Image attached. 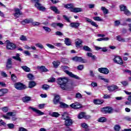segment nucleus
I'll list each match as a JSON object with an SVG mask.
<instances>
[{"instance_id":"obj_1","label":"nucleus","mask_w":131,"mask_h":131,"mask_svg":"<svg viewBox=\"0 0 131 131\" xmlns=\"http://www.w3.org/2000/svg\"><path fill=\"white\" fill-rule=\"evenodd\" d=\"M68 78L67 77H59L57 80V83H58L61 90L63 91H67L69 90L70 87L68 85Z\"/></svg>"},{"instance_id":"obj_2","label":"nucleus","mask_w":131,"mask_h":131,"mask_svg":"<svg viewBox=\"0 0 131 131\" xmlns=\"http://www.w3.org/2000/svg\"><path fill=\"white\" fill-rule=\"evenodd\" d=\"M61 69L67 74V75L70 76V77L75 78V79H80V78H79V77H78L77 75H74L73 73H72V72L68 71V70H69V67L66 66H61Z\"/></svg>"},{"instance_id":"obj_3","label":"nucleus","mask_w":131,"mask_h":131,"mask_svg":"<svg viewBox=\"0 0 131 131\" xmlns=\"http://www.w3.org/2000/svg\"><path fill=\"white\" fill-rule=\"evenodd\" d=\"M32 2H34V3H35V7H36L38 10L39 11H42L43 12L46 11V7L39 4V0H32Z\"/></svg>"},{"instance_id":"obj_4","label":"nucleus","mask_w":131,"mask_h":131,"mask_svg":"<svg viewBox=\"0 0 131 131\" xmlns=\"http://www.w3.org/2000/svg\"><path fill=\"white\" fill-rule=\"evenodd\" d=\"M120 11L121 12H123L125 15H126V16H130V11H129V10L126 8V6H125L124 5H121L120 6Z\"/></svg>"},{"instance_id":"obj_5","label":"nucleus","mask_w":131,"mask_h":131,"mask_svg":"<svg viewBox=\"0 0 131 131\" xmlns=\"http://www.w3.org/2000/svg\"><path fill=\"white\" fill-rule=\"evenodd\" d=\"M5 42L7 45L6 49L7 50H15L16 49V45L13 42H11L9 40H6Z\"/></svg>"},{"instance_id":"obj_6","label":"nucleus","mask_w":131,"mask_h":131,"mask_svg":"<svg viewBox=\"0 0 131 131\" xmlns=\"http://www.w3.org/2000/svg\"><path fill=\"white\" fill-rule=\"evenodd\" d=\"M14 88L16 90L22 91V90H25L26 89V85L23 84L22 83L17 82L14 84Z\"/></svg>"},{"instance_id":"obj_7","label":"nucleus","mask_w":131,"mask_h":131,"mask_svg":"<svg viewBox=\"0 0 131 131\" xmlns=\"http://www.w3.org/2000/svg\"><path fill=\"white\" fill-rule=\"evenodd\" d=\"M73 61L76 62H80V63H87L88 60L86 59L82 58L81 57L75 56L72 58Z\"/></svg>"},{"instance_id":"obj_8","label":"nucleus","mask_w":131,"mask_h":131,"mask_svg":"<svg viewBox=\"0 0 131 131\" xmlns=\"http://www.w3.org/2000/svg\"><path fill=\"white\" fill-rule=\"evenodd\" d=\"M21 15H23V12L19 8H14V16L15 18H19Z\"/></svg>"},{"instance_id":"obj_9","label":"nucleus","mask_w":131,"mask_h":131,"mask_svg":"<svg viewBox=\"0 0 131 131\" xmlns=\"http://www.w3.org/2000/svg\"><path fill=\"white\" fill-rule=\"evenodd\" d=\"M101 111L104 114H107V113H108V114L112 113V111H113V109H112L111 107H105L102 108Z\"/></svg>"},{"instance_id":"obj_10","label":"nucleus","mask_w":131,"mask_h":131,"mask_svg":"<svg viewBox=\"0 0 131 131\" xmlns=\"http://www.w3.org/2000/svg\"><path fill=\"white\" fill-rule=\"evenodd\" d=\"M29 109H31L33 111V112H35V113L38 114V115L39 116H40L41 115H43V114H45V113H43V112L40 111V110H37L36 108L33 107L32 106H30L29 107Z\"/></svg>"},{"instance_id":"obj_11","label":"nucleus","mask_w":131,"mask_h":131,"mask_svg":"<svg viewBox=\"0 0 131 131\" xmlns=\"http://www.w3.org/2000/svg\"><path fill=\"white\" fill-rule=\"evenodd\" d=\"M107 90L109 92H116L118 90V86L116 85H112L107 86Z\"/></svg>"},{"instance_id":"obj_12","label":"nucleus","mask_w":131,"mask_h":131,"mask_svg":"<svg viewBox=\"0 0 131 131\" xmlns=\"http://www.w3.org/2000/svg\"><path fill=\"white\" fill-rule=\"evenodd\" d=\"M85 20L86 22L88 23H90L91 25L92 26H94V27H98L99 26L97 24V23L94 21H92L91 19L89 18L88 17H85Z\"/></svg>"},{"instance_id":"obj_13","label":"nucleus","mask_w":131,"mask_h":131,"mask_svg":"<svg viewBox=\"0 0 131 131\" xmlns=\"http://www.w3.org/2000/svg\"><path fill=\"white\" fill-rule=\"evenodd\" d=\"M51 27H53L54 28H57V27H59V28H63L64 25L62 23H53L51 25Z\"/></svg>"},{"instance_id":"obj_14","label":"nucleus","mask_w":131,"mask_h":131,"mask_svg":"<svg viewBox=\"0 0 131 131\" xmlns=\"http://www.w3.org/2000/svg\"><path fill=\"white\" fill-rule=\"evenodd\" d=\"M114 61L115 63H116L117 64H120V65H121L123 64V61H122V59L120 57L116 56L114 59Z\"/></svg>"},{"instance_id":"obj_15","label":"nucleus","mask_w":131,"mask_h":131,"mask_svg":"<svg viewBox=\"0 0 131 131\" xmlns=\"http://www.w3.org/2000/svg\"><path fill=\"white\" fill-rule=\"evenodd\" d=\"M98 71L103 74H108V73H109V70L107 68H99Z\"/></svg>"},{"instance_id":"obj_16","label":"nucleus","mask_w":131,"mask_h":131,"mask_svg":"<svg viewBox=\"0 0 131 131\" xmlns=\"http://www.w3.org/2000/svg\"><path fill=\"white\" fill-rule=\"evenodd\" d=\"M70 27L77 29L80 26V23L73 22L70 24Z\"/></svg>"},{"instance_id":"obj_17","label":"nucleus","mask_w":131,"mask_h":131,"mask_svg":"<svg viewBox=\"0 0 131 131\" xmlns=\"http://www.w3.org/2000/svg\"><path fill=\"white\" fill-rule=\"evenodd\" d=\"M70 106L71 108H73L74 109H79V108H81V105H80V104L78 102H75Z\"/></svg>"},{"instance_id":"obj_18","label":"nucleus","mask_w":131,"mask_h":131,"mask_svg":"<svg viewBox=\"0 0 131 131\" xmlns=\"http://www.w3.org/2000/svg\"><path fill=\"white\" fill-rule=\"evenodd\" d=\"M33 22V19L32 18H27L21 21L23 25H25V24H29V23H32Z\"/></svg>"},{"instance_id":"obj_19","label":"nucleus","mask_w":131,"mask_h":131,"mask_svg":"<svg viewBox=\"0 0 131 131\" xmlns=\"http://www.w3.org/2000/svg\"><path fill=\"white\" fill-rule=\"evenodd\" d=\"M13 116H15V114L13 112H8L7 113L6 116H3V117L5 118V119H10V117H13Z\"/></svg>"},{"instance_id":"obj_20","label":"nucleus","mask_w":131,"mask_h":131,"mask_svg":"<svg viewBox=\"0 0 131 131\" xmlns=\"http://www.w3.org/2000/svg\"><path fill=\"white\" fill-rule=\"evenodd\" d=\"M12 59L15 60L16 61H18V62H22V59L20 57V54L17 53L15 56H12Z\"/></svg>"},{"instance_id":"obj_21","label":"nucleus","mask_w":131,"mask_h":131,"mask_svg":"<svg viewBox=\"0 0 131 131\" xmlns=\"http://www.w3.org/2000/svg\"><path fill=\"white\" fill-rule=\"evenodd\" d=\"M59 102H60V96L58 95H55L53 99V103L54 105H57Z\"/></svg>"},{"instance_id":"obj_22","label":"nucleus","mask_w":131,"mask_h":131,"mask_svg":"<svg viewBox=\"0 0 131 131\" xmlns=\"http://www.w3.org/2000/svg\"><path fill=\"white\" fill-rule=\"evenodd\" d=\"M37 69L38 70H40L41 72H48L49 71V70L48 69L46 68L45 66H37Z\"/></svg>"},{"instance_id":"obj_23","label":"nucleus","mask_w":131,"mask_h":131,"mask_svg":"<svg viewBox=\"0 0 131 131\" xmlns=\"http://www.w3.org/2000/svg\"><path fill=\"white\" fill-rule=\"evenodd\" d=\"M73 123V122L72 121V120H71L69 118V119H67L65 121V125L66 126H70V125H72Z\"/></svg>"},{"instance_id":"obj_24","label":"nucleus","mask_w":131,"mask_h":131,"mask_svg":"<svg viewBox=\"0 0 131 131\" xmlns=\"http://www.w3.org/2000/svg\"><path fill=\"white\" fill-rule=\"evenodd\" d=\"M6 94H8V90L7 89H0V97H3V96H5Z\"/></svg>"},{"instance_id":"obj_25","label":"nucleus","mask_w":131,"mask_h":131,"mask_svg":"<svg viewBox=\"0 0 131 131\" xmlns=\"http://www.w3.org/2000/svg\"><path fill=\"white\" fill-rule=\"evenodd\" d=\"M71 12L74 13H79L82 12V9L81 8H73L71 9Z\"/></svg>"},{"instance_id":"obj_26","label":"nucleus","mask_w":131,"mask_h":131,"mask_svg":"<svg viewBox=\"0 0 131 131\" xmlns=\"http://www.w3.org/2000/svg\"><path fill=\"white\" fill-rule=\"evenodd\" d=\"M107 118L104 117H101L97 119V121L98 122H101L102 123H104V122H107Z\"/></svg>"},{"instance_id":"obj_27","label":"nucleus","mask_w":131,"mask_h":131,"mask_svg":"<svg viewBox=\"0 0 131 131\" xmlns=\"http://www.w3.org/2000/svg\"><path fill=\"white\" fill-rule=\"evenodd\" d=\"M76 47V48H79L80 45L82 43V40L80 39H77L75 41Z\"/></svg>"},{"instance_id":"obj_28","label":"nucleus","mask_w":131,"mask_h":131,"mask_svg":"<svg viewBox=\"0 0 131 131\" xmlns=\"http://www.w3.org/2000/svg\"><path fill=\"white\" fill-rule=\"evenodd\" d=\"M61 118L63 119V120H66L69 118V115L67 113H63L61 114Z\"/></svg>"},{"instance_id":"obj_29","label":"nucleus","mask_w":131,"mask_h":131,"mask_svg":"<svg viewBox=\"0 0 131 131\" xmlns=\"http://www.w3.org/2000/svg\"><path fill=\"white\" fill-rule=\"evenodd\" d=\"M86 56L88 57H89L90 58H92V59L93 60V61H95V60L97 59V57H96V56L93 55V53L91 52H88L86 53Z\"/></svg>"},{"instance_id":"obj_30","label":"nucleus","mask_w":131,"mask_h":131,"mask_svg":"<svg viewBox=\"0 0 131 131\" xmlns=\"http://www.w3.org/2000/svg\"><path fill=\"white\" fill-rule=\"evenodd\" d=\"M12 58H9L7 60L6 67L7 68H12Z\"/></svg>"},{"instance_id":"obj_31","label":"nucleus","mask_w":131,"mask_h":131,"mask_svg":"<svg viewBox=\"0 0 131 131\" xmlns=\"http://www.w3.org/2000/svg\"><path fill=\"white\" fill-rule=\"evenodd\" d=\"M103 102L104 101L99 99H95L93 101V103H94L95 105H101V104H103Z\"/></svg>"},{"instance_id":"obj_32","label":"nucleus","mask_w":131,"mask_h":131,"mask_svg":"<svg viewBox=\"0 0 131 131\" xmlns=\"http://www.w3.org/2000/svg\"><path fill=\"white\" fill-rule=\"evenodd\" d=\"M36 85V83L34 81H31L29 82V88L30 89H32V88H34Z\"/></svg>"},{"instance_id":"obj_33","label":"nucleus","mask_w":131,"mask_h":131,"mask_svg":"<svg viewBox=\"0 0 131 131\" xmlns=\"http://www.w3.org/2000/svg\"><path fill=\"white\" fill-rule=\"evenodd\" d=\"M50 116H52V117H55V118H58L59 116H60V114H58L57 112H52L51 114H50Z\"/></svg>"},{"instance_id":"obj_34","label":"nucleus","mask_w":131,"mask_h":131,"mask_svg":"<svg viewBox=\"0 0 131 131\" xmlns=\"http://www.w3.org/2000/svg\"><path fill=\"white\" fill-rule=\"evenodd\" d=\"M50 10H52V11H53V12H55L56 14H60V11L58 10V8L55 6H52L50 7Z\"/></svg>"},{"instance_id":"obj_35","label":"nucleus","mask_w":131,"mask_h":131,"mask_svg":"<svg viewBox=\"0 0 131 131\" xmlns=\"http://www.w3.org/2000/svg\"><path fill=\"white\" fill-rule=\"evenodd\" d=\"M95 50H96V51H99V50H101L102 52H107V48L106 47L101 48L98 46L95 47Z\"/></svg>"},{"instance_id":"obj_36","label":"nucleus","mask_w":131,"mask_h":131,"mask_svg":"<svg viewBox=\"0 0 131 131\" xmlns=\"http://www.w3.org/2000/svg\"><path fill=\"white\" fill-rule=\"evenodd\" d=\"M82 50L85 51V52H92V49L88 46H84L82 48Z\"/></svg>"},{"instance_id":"obj_37","label":"nucleus","mask_w":131,"mask_h":131,"mask_svg":"<svg viewBox=\"0 0 131 131\" xmlns=\"http://www.w3.org/2000/svg\"><path fill=\"white\" fill-rule=\"evenodd\" d=\"M21 68L23 70L25 71V72H30V68L27 66H22Z\"/></svg>"},{"instance_id":"obj_38","label":"nucleus","mask_w":131,"mask_h":131,"mask_svg":"<svg viewBox=\"0 0 131 131\" xmlns=\"http://www.w3.org/2000/svg\"><path fill=\"white\" fill-rule=\"evenodd\" d=\"M64 43L67 46H71V41H70V39L68 38H65Z\"/></svg>"},{"instance_id":"obj_39","label":"nucleus","mask_w":131,"mask_h":131,"mask_svg":"<svg viewBox=\"0 0 131 131\" xmlns=\"http://www.w3.org/2000/svg\"><path fill=\"white\" fill-rule=\"evenodd\" d=\"M60 62L59 61L53 62V64L54 67H55V68H58V67L59 66V65H60Z\"/></svg>"},{"instance_id":"obj_40","label":"nucleus","mask_w":131,"mask_h":131,"mask_svg":"<svg viewBox=\"0 0 131 131\" xmlns=\"http://www.w3.org/2000/svg\"><path fill=\"white\" fill-rule=\"evenodd\" d=\"M73 7H74V6L72 4L64 5V8H66V9H73Z\"/></svg>"},{"instance_id":"obj_41","label":"nucleus","mask_w":131,"mask_h":131,"mask_svg":"<svg viewBox=\"0 0 131 131\" xmlns=\"http://www.w3.org/2000/svg\"><path fill=\"white\" fill-rule=\"evenodd\" d=\"M85 115V113H83V112H82V113H80L78 116V118L79 119H81L82 118H84V115Z\"/></svg>"},{"instance_id":"obj_42","label":"nucleus","mask_w":131,"mask_h":131,"mask_svg":"<svg viewBox=\"0 0 131 131\" xmlns=\"http://www.w3.org/2000/svg\"><path fill=\"white\" fill-rule=\"evenodd\" d=\"M117 38V40H118V41H125V39H124V38L121 37V36H118L116 37Z\"/></svg>"},{"instance_id":"obj_43","label":"nucleus","mask_w":131,"mask_h":131,"mask_svg":"<svg viewBox=\"0 0 131 131\" xmlns=\"http://www.w3.org/2000/svg\"><path fill=\"white\" fill-rule=\"evenodd\" d=\"M43 29H44V30L46 32H48L50 33L51 32V31H52V30L51 29V28L48 27H42Z\"/></svg>"},{"instance_id":"obj_44","label":"nucleus","mask_w":131,"mask_h":131,"mask_svg":"<svg viewBox=\"0 0 131 131\" xmlns=\"http://www.w3.org/2000/svg\"><path fill=\"white\" fill-rule=\"evenodd\" d=\"M59 105L61 108H67L68 107V105L62 102H59Z\"/></svg>"},{"instance_id":"obj_45","label":"nucleus","mask_w":131,"mask_h":131,"mask_svg":"<svg viewBox=\"0 0 131 131\" xmlns=\"http://www.w3.org/2000/svg\"><path fill=\"white\" fill-rule=\"evenodd\" d=\"M42 89L45 90V91H48L49 89H50V85L48 84H44L42 86Z\"/></svg>"},{"instance_id":"obj_46","label":"nucleus","mask_w":131,"mask_h":131,"mask_svg":"<svg viewBox=\"0 0 131 131\" xmlns=\"http://www.w3.org/2000/svg\"><path fill=\"white\" fill-rule=\"evenodd\" d=\"M7 126L10 129H13L14 127H15V125H14L13 123H9L7 124Z\"/></svg>"},{"instance_id":"obj_47","label":"nucleus","mask_w":131,"mask_h":131,"mask_svg":"<svg viewBox=\"0 0 131 131\" xmlns=\"http://www.w3.org/2000/svg\"><path fill=\"white\" fill-rule=\"evenodd\" d=\"M27 77L30 80H33V79H34V76L31 74H29Z\"/></svg>"},{"instance_id":"obj_48","label":"nucleus","mask_w":131,"mask_h":131,"mask_svg":"<svg viewBox=\"0 0 131 131\" xmlns=\"http://www.w3.org/2000/svg\"><path fill=\"white\" fill-rule=\"evenodd\" d=\"M75 98H76V99H81L82 98V95L80 93H77L76 94Z\"/></svg>"},{"instance_id":"obj_49","label":"nucleus","mask_w":131,"mask_h":131,"mask_svg":"<svg viewBox=\"0 0 131 131\" xmlns=\"http://www.w3.org/2000/svg\"><path fill=\"white\" fill-rule=\"evenodd\" d=\"M11 79L12 81H14V82L17 81V77L14 74L11 75Z\"/></svg>"},{"instance_id":"obj_50","label":"nucleus","mask_w":131,"mask_h":131,"mask_svg":"<svg viewBox=\"0 0 131 131\" xmlns=\"http://www.w3.org/2000/svg\"><path fill=\"white\" fill-rule=\"evenodd\" d=\"M35 46H36L37 48H39V49H43V46L42 45V44L40 43H37L35 44Z\"/></svg>"},{"instance_id":"obj_51","label":"nucleus","mask_w":131,"mask_h":131,"mask_svg":"<svg viewBox=\"0 0 131 131\" xmlns=\"http://www.w3.org/2000/svg\"><path fill=\"white\" fill-rule=\"evenodd\" d=\"M109 39V38L105 37V38H100L97 39L98 41H102V40L107 41Z\"/></svg>"},{"instance_id":"obj_52","label":"nucleus","mask_w":131,"mask_h":131,"mask_svg":"<svg viewBox=\"0 0 131 131\" xmlns=\"http://www.w3.org/2000/svg\"><path fill=\"white\" fill-rule=\"evenodd\" d=\"M101 11H103L104 14H108V10L104 7H101Z\"/></svg>"},{"instance_id":"obj_53","label":"nucleus","mask_w":131,"mask_h":131,"mask_svg":"<svg viewBox=\"0 0 131 131\" xmlns=\"http://www.w3.org/2000/svg\"><path fill=\"white\" fill-rule=\"evenodd\" d=\"M93 19L95 20V21H103V19L100 18V16L94 17Z\"/></svg>"},{"instance_id":"obj_54","label":"nucleus","mask_w":131,"mask_h":131,"mask_svg":"<svg viewBox=\"0 0 131 131\" xmlns=\"http://www.w3.org/2000/svg\"><path fill=\"white\" fill-rule=\"evenodd\" d=\"M23 101L24 102H29V101H30V97H25L23 98Z\"/></svg>"},{"instance_id":"obj_55","label":"nucleus","mask_w":131,"mask_h":131,"mask_svg":"<svg viewBox=\"0 0 131 131\" xmlns=\"http://www.w3.org/2000/svg\"><path fill=\"white\" fill-rule=\"evenodd\" d=\"M19 38H20V40H23V41H25L27 40V38L26 37V36H25L24 35L20 36Z\"/></svg>"},{"instance_id":"obj_56","label":"nucleus","mask_w":131,"mask_h":131,"mask_svg":"<svg viewBox=\"0 0 131 131\" xmlns=\"http://www.w3.org/2000/svg\"><path fill=\"white\" fill-rule=\"evenodd\" d=\"M63 18H64L66 21L70 23V17H68L67 15H63Z\"/></svg>"},{"instance_id":"obj_57","label":"nucleus","mask_w":131,"mask_h":131,"mask_svg":"<svg viewBox=\"0 0 131 131\" xmlns=\"http://www.w3.org/2000/svg\"><path fill=\"white\" fill-rule=\"evenodd\" d=\"M32 24L33 26H38L40 25V23L39 22H34L33 20L32 23Z\"/></svg>"},{"instance_id":"obj_58","label":"nucleus","mask_w":131,"mask_h":131,"mask_svg":"<svg viewBox=\"0 0 131 131\" xmlns=\"http://www.w3.org/2000/svg\"><path fill=\"white\" fill-rule=\"evenodd\" d=\"M55 34L57 35L58 36H63V33L60 32V31H57L55 32Z\"/></svg>"},{"instance_id":"obj_59","label":"nucleus","mask_w":131,"mask_h":131,"mask_svg":"<svg viewBox=\"0 0 131 131\" xmlns=\"http://www.w3.org/2000/svg\"><path fill=\"white\" fill-rule=\"evenodd\" d=\"M114 128L116 131H119L120 130V126L119 125H116Z\"/></svg>"},{"instance_id":"obj_60","label":"nucleus","mask_w":131,"mask_h":131,"mask_svg":"<svg viewBox=\"0 0 131 131\" xmlns=\"http://www.w3.org/2000/svg\"><path fill=\"white\" fill-rule=\"evenodd\" d=\"M83 68H84L83 64H81L77 67L78 70L81 71L83 69Z\"/></svg>"},{"instance_id":"obj_61","label":"nucleus","mask_w":131,"mask_h":131,"mask_svg":"<svg viewBox=\"0 0 131 131\" xmlns=\"http://www.w3.org/2000/svg\"><path fill=\"white\" fill-rule=\"evenodd\" d=\"M111 98V95H107V94H104L103 96V99H110Z\"/></svg>"},{"instance_id":"obj_62","label":"nucleus","mask_w":131,"mask_h":131,"mask_svg":"<svg viewBox=\"0 0 131 131\" xmlns=\"http://www.w3.org/2000/svg\"><path fill=\"white\" fill-rule=\"evenodd\" d=\"M46 46H47V47L49 48V49H55V46H54V45H52L51 44L47 43Z\"/></svg>"},{"instance_id":"obj_63","label":"nucleus","mask_w":131,"mask_h":131,"mask_svg":"<svg viewBox=\"0 0 131 131\" xmlns=\"http://www.w3.org/2000/svg\"><path fill=\"white\" fill-rule=\"evenodd\" d=\"M95 4H89L88 7L89 9H94L95 8Z\"/></svg>"},{"instance_id":"obj_64","label":"nucleus","mask_w":131,"mask_h":131,"mask_svg":"<svg viewBox=\"0 0 131 131\" xmlns=\"http://www.w3.org/2000/svg\"><path fill=\"white\" fill-rule=\"evenodd\" d=\"M18 131H28V130H27V129L21 127L19 128Z\"/></svg>"}]
</instances>
